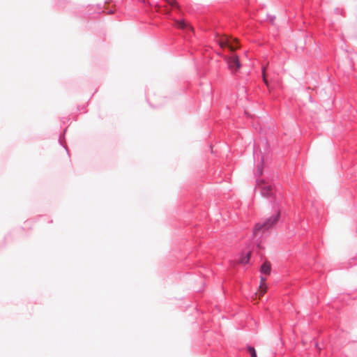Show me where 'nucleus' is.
Returning a JSON list of instances; mask_svg holds the SVG:
<instances>
[{
	"instance_id": "423d86ee",
	"label": "nucleus",
	"mask_w": 357,
	"mask_h": 357,
	"mask_svg": "<svg viewBox=\"0 0 357 357\" xmlns=\"http://www.w3.org/2000/svg\"><path fill=\"white\" fill-rule=\"evenodd\" d=\"M176 23L177 24V26H178V29H183V30H184V29H189L191 31H194L193 27L191 26L187 22H185L184 20L176 21Z\"/></svg>"
},
{
	"instance_id": "4468645a",
	"label": "nucleus",
	"mask_w": 357,
	"mask_h": 357,
	"mask_svg": "<svg viewBox=\"0 0 357 357\" xmlns=\"http://www.w3.org/2000/svg\"><path fill=\"white\" fill-rule=\"evenodd\" d=\"M266 66H264L263 68H262V77H264L265 75H266Z\"/></svg>"
},
{
	"instance_id": "6e6552de",
	"label": "nucleus",
	"mask_w": 357,
	"mask_h": 357,
	"mask_svg": "<svg viewBox=\"0 0 357 357\" xmlns=\"http://www.w3.org/2000/svg\"><path fill=\"white\" fill-rule=\"evenodd\" d=\"M267 289H268L267 286H259V287L258 294H259V298L261 296H263L264 294L266 293Z\"/></svg>"
},
{
	"instance_id": "ddd939ff",
	"label": "nucleus",
	"mask_w": 357,
	"mask_h": 357,
	"mask_svg": "<svg viewBox=\"0 0 357 357\" xmlns=\"http://www.w3.org/2000/svg\"><path fill=\"white\" fill-rule=\"evenodd\" d=\"M266 66H264L263 68H262V77H264L265 75H266Z\"/></svg>"
},
{
	"instance_id": "dca6fc26",
	"label": "nucleus",
	"mask_w": 357,
	"mask_h": 357,
	"mask_svg": "<svg viewBox=\"0 0 357 357\" xmlns=\"http://www.w3.org/2000/svg\"><path fill=\"white\" fill-rule=\"evenodd\" d=\"M263 81L266 86H268V82L267 79L266 78V75L264 77H263Z\"/></svg>"
},
{
	"instance_id": "0eeeda50",
	"label": "nucleus",
	"mask_w": 357,
	"mask_h": 357,
	"mask_svg": "<svg viewBox=\"0 0 357 357\" xmlns=\"http://www.w3.org/2000/svg\"><path fill=\"white\" fill-rule=\"evenodd\" d=\"M251 257V252L247 253V255L244 257H242L239 261L240 264H248L250 261Z\"/></svg>"
},
{
	"instance_id": "1a4fd4ad",
	"label": "nucleus",
	"mask_w": 357,
	"mask_h": 357,
	"mask_svg": "<svg viewBox=\"0 0 357 357\" xmlns=\"http://www.w3.org/2000/svg\"><path fill=\"white\" fill-rule=\"evenodd\" d=\"M248 351L250 354L251 357H257V353L254 347H249Z\"/></svg>"
},
{
	"instance_id": "f3484780",
	"label": "nucleus",
	"mask_w": 357,
	"mask_h": 357,
	"mask_svg": "<svg viewBox=\"0 0 357 357\" xmlns=\"http://www.w3.org/2000/svg\"><path fill=\"white\" fill-rule=\"evenodd\" d=\"M257 173L259 174V175H261L262 174V168L259 167L257 168Z\"/></svg>"
},
{
	"instance_id": "2eb2a0df",
	"label": "nucleus",
	"mask_w": 357,
	"mask_h": 357,
	"mask_svg": "<svg viewBox=\"0 0 357 357\" xmlns=\"http://www.w3.org/2000/svg\"><path fill=\"white\" fill-rule=\"evenodd\" d=\"M263 81L266 86H268V82L267 79L266 78V75L264 77H263Z\"/></svg>"
},
{
	"instance_id": "9b49d317",
	"label": "nucleus",
	"mask_w": 357,
	"mask_h": 357,
	"mask_svg": "<svg viewBox=\"0 0 357 357\" xmlns=\"http://www.w3.org/2000/svg\"><path fill=\"white\" fill-rule=\"evenodd\" d=\"M167 2H168L171 6H177L178 3L175 0H165Z\"/></svg>"
},
{
	"instance_id": "9d476101",
	"label": "nucleus",
	"mask_w": 357,
	"mask_h": 357,
	"mask_svg": "<svg viewBox=\"0 0 357 357\" xmlns=\"http://www.w3.org/2000/svg\"><path fill=\"white\" fill-rule=\"evenodd\" d=\"M231 41H232V43H233V46L235 47V50H236L237 48L239 47V46L237 45L238 44V40L236 38H231Z\"/></svg>"
},
{
	"instance_id": "f8f14e48",
	"label": "nucleus",
	"mask_w": 357,
	"mask_h": 357,
	"mask_svg": "<svg viewBox=\"0 0 357 357\" xmlns=\"http://www.w3.org/2000/svg\"><path fill=\"white\" fill-rule=\"evenodd\" d=\"M265 282H266V278L261 276L260 278V284H259V286H266Z\"/></svg>"
},
{
	"instance_id": "20e7f679",
	"label": "nucleus",
	"mask_w": 357,
	"mask_h": 357,
	"mask_svg": "<svg viewBox=\"0 0 357 357\" xmlns=\"http://www.w3.org/2000/svg\"><path fill=\"white\" fill-rule=\"evenodd\" d=\"M218 43L221 47H227L232 52L235 50V47L233 46L231 37L223 36L220 38Z\"/></svg>"
},
{
	"instance_id": "f257e3e1",
	"label": "nucleus",
	"mask_w": 357,
	"mask_h": 357,
	"mask_svg": "<svg viewBox=\"0 0 357 357\" xmlns=\"http://www.w3.org/2000/svg\"><path fill=\"white\" fill-rule=\"evenodd\" d=\"M256 187L260 190L262 197L276 199L275 187L264 179L257 180Z\"/></svg>"
},
{
	"instance_id": "7ed1b4c3",
	"label": "nucleus",
	"mask_w": 357,
	"mask_h": 357,
	"mask_svg": "<svg viewBox=\"0 0 357 357\" xmlns=\"http://www.w3.org/2000/svg\"><path fill=\"white\" fill-rule=\"evenodd\" d=\"M225 60L232 73H236L241 67L239 58L236 54H232L230 56L226 57Z\"/></svg>"
},
{
	"instance_id": "39448f33",
	"label": "nucleus",
	"mask_w": 357,
	"mask_h": 357,
	"mask_svg": "<svg viewBox=\"0 0 357 357\" xmlns=\"http://www.w3.org/2000/svg\"><path fill=\"white\" fill-rule=\"evenodd\" d=\"M261 273L266 274V275H270L271 271V263L268 261H266L261 266L260 268Z\"/></svg>"
},
{
	"instance_id": "f03ea898",
	"label": "nucleus",
	"mask_w": 357,
	"mask_h": 357,
	"mask_svg": "<svg viewBox=\"0 0 357 357\" xmlns=\"http://www.w3.org/2000/svg\"><path fill=\"white\" fill-rule=\"evenodd\" d=\"M280 213L278 211L275 215H273L264 222H259L256 224L254 228V234L257 235L259 231H265L272 228L275 225H276L280 219Z\"/></svg>"
}]
</instances>
